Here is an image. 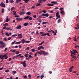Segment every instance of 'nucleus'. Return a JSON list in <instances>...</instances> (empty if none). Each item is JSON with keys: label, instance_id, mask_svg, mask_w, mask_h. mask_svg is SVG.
<instances>
[{"label": "nucleus", "instance_id": "nucleus-60", "mask_svg": "<svg viewBox=\"0 0 79 79\" xmlns=\"http://www.w3.org/2000/svg\"><path fill=\"white\" fill-rule=\"evenodd\" d=\"M6 35H7V36H9V34L7 33H6Z\"/></svg>", "mask_w": 79, "mask_h": 79}, {"label": "nucleus", "instance_id": "nucleus-17", "mask_svg": "<svg viewBox=\"0 0 79 79\" xmlns=\"http://www.w3.org/2000/svg\"><path fill=\"white\" fill-rule=\"evenodd\" d=\"M23 2H25L26 3H28L29 2V0H23Z\"/></svg>", "mask_w": 79, "mask_h": 79}, {"label": "nucleus", "instance_id": "nucleus-9", "mask_svg": "<svg viewBox=\"0 0 79 79\" xmlns=\"http://www.w3.org/2000/svg\"><path fill=\"white\" fill-rule=\"evenodd\" d=\"M43 55H48V52L43 51Z\"/></svg>", "mask_w": 79, "mask_h": 79}, {"label": "nucleus", "instance_id": "nucleus-50", "mask_svg": "<svg viewBox=\"0 0 79 79\" xmlns=\"http://www.w3.org/2000/svg\"><path fill=\"white\" fill-rule=\"evenodd\" d=\"M21 55H22V54H19L17 56V57H18V56H21Z\"/></svg>", "mask_w": 79, "mask_h": 79}, {"label": "nucleus", "instance_id": "nucleus-48", "mask_svg": "<svg viewBox=\"0 0 79 79\" xmlns=\"http://www.w3.org/2000/svg\"><path fill=\"white\" fill-rule=\"evenodd\" d=\"M46 35H48V36H50V35L48 33H46Z\"/></svg>", "mask_w": 79, "mask_h": 79}, {"label": "nucleus", "instance_id": "nucleus-31", "mask_svg": "<svg viewBox=\"0 0 79 79\" xmlns=\"http://www.w3.org/2000/svg\"><path fill=\"white\" fill-rule=\"evenodd\" d=\"M21 1V0H16V2L17 3H18L19 2H20V1Z\"/></svg>", "mask_w": 79, "mask_h": 79}, {"label": "nucleus", "instance_id": "nucleus-1", "mask_svg": "<svg viewBox=\"0 0 79 79\" xmlns=\"http://www.w3.org/2000/svg\"><path fill=\"white\" fill-rule=\"evenodd\" d=\"M0 44H1V45H0V48H1L3 49L4 47H5V46H6V43H4L2 41H0Z\"/></svg>", "mask_w": 79, "mask_h": 79}, {"label": "nucleus", "instance_id": "nucleus-56", "mask_svg": "<svg viewBox=\"0 0 79 79\" xmlns=\"http://www.w3.org/2000/svg\"><path fill=\"white\" fill-rule=\"evenodd\" d=\"M3 39L5 41H6V40H7L6 38H4Z\"/></svg>", "mask_w": 79, "mask_h": 79}, {"label": "nucleus", "instance_id": "nucleus-10", "mask_svg": "<svg viewBox=\"0 0 79 79\" xmlns=\"http://www.w3.org/2000/svg\"><path fill=\"white\" fill-rule=\"evenodd\" d=\"M51 3H52L53 4H56V5L58 4V3L57 2H56L55 1L51 2Z\"/></svg>", "mask_w": 79, "mask_h": 79}, {"label": "nucleus", "instance_id": "nucleus-12", "mask_svg": "<svg viewBox=\"0 0 79 79\" xmlns=\"http://www.w3.org/2000/svg\"><path fill=\"white\" fill-rule=\"evenodd\" d=\"M71 56H72L73 58H74V59H76V57L75 56H74L73 54H71Z\"/></svg>", "mask_w": 79, "mask_h": 79}, {"label": "nucleus", "instance_id": "nucleus-26", "mask_svg": "<svg viewBox=\"0 0 79 79\" xmlns=\"http://www.w3.org/2000/svg\"><path fill=\"white\" fill-rule=\"evenodd\" d=\"M38 2L39 3H43V2H42V0H39Z\"/></svg>", "mask_w": 79, "mask_h": 79}, {"label": "nucleus", "instance_id": "nucleus-41", "mask_svg": "<svg viewBox=\"0 0 79 79\" xmlns=\"http://www.w3.org/2000/svg\"><path fill=\"white\" fill-rule=\"evenodd\" d=\"M1 12L2 13H4V9H2V11Z\"/></svg>", "mask_w": 79, "mask_h": 79}, {"label": "nucleus", "instance_id": "nucleus-28", "mask_svg": "<svg viewBox=\"0 0 79 79\" xmlns=\"http://www.w3.org/2000/svg\"><path fill=\"white\" fill-rule=\"evenodd\" d=\"M47 23H48V22H43L42 24H47Z\"/></svg>", "mask_w": 79, "mask_h": 79}, {"label": "nucleus", "instance_id": "nucleus-36", "mask_svg": "<svg viewBox=\"0 0 79 79\" xmlns=\"http://www.w3.org/2000/svg\"><path fill=\"white\" fill-rule=\"evenodd\" d=\"M9 20H10V19H8V18H6V22H8L9 21Z\"/></svg>", "mask_w": 79, "mask_h": 79}, {"label": "nucleus", "instance_id": "nucleus-30", "mask_svg": "<svg viewBox=\"0 0 79 79\" xmlns=\"http://www.w3.org/2000/svg\"><path fill=\"white\" fill-rule=\"evenodd\" d=\"M44 41H43L42 42H41L40 44H39V45H42V44H44Z\"/></svg>", "mask_w": 79, "mask_h": 79}, {"label": "nucleus", "instance_id": "nucleus-20", "mask_svg": "<svg viewBox=\"0 0 79 79\" xmlns=\"http://www.w3.org/2000/svg\"><path fill=\"white\" fill-rule=\"evenodd\" d=\"M28 25V23H23V26H27Z\"/></svg>", "mask_w": 79, "mask_h": 79}, {"label": "nucleus", "instance_id": "nucleus-19", "mask_svg": "<svg viewBox=\"0 0 79 79\" xmlns=\"http://www.w3.org/2000/svg\"><path fill=\"white\" fill-rule=\"evenodd\" d=\"M0 58L1 59H4V57H3V55L2 56V55L0 56Z\"/></svg>", "mask_w": 79, "mask_h": 79}, {"label": "nucleus", "instance_id": "nucleus-18", "mask_svg": "<svg viewBox=\"0 0 79 79\" xmlns=\"http://www.w3.org/2000/svg\"><path fill=\"white\" fill-rule=\"evenodd\" d=\"M12 72L13 73L12 74H13V75H15V74L16 73V71H12Z\"/></svg>", "mask_w": 79, "mask_h": 79}, {"label": "nucleus", "instance_id": "nucleus-46", "mask_svg": "<svg viewBox=\"0 0 79 79\" xmlns=\"http://www.w3.org/2000/svg\"><path fill=\"white\" fill-rule=\"evenodd\" d=\"M41 4L40 3H39V4H38L36 5V6H40V5Z\"/></svg>", "mask_w": 79, "mask_h": 79}, {"label": "nucleus", "instance_id": "nucleus-32", "mask_svg": "<svg viewBox=\"0 0 79 79\" xmlns=\"http://www.w3.org/2000/svg\"><path fill=\"white\" fill-rule=\"evenodd\" d=\"M21 42L20 41H19V42H17L16 43H15V44H21Z\"/></svg>", "mask_w": 79, "mask_h": 79}, {"label": "nucleus", "instance_id": "nucleus-21", "mask_svg": "<svg viewBox=\"0 0 79 79\" xmlns=\"http://www.w3.org/2000/svg\"><path fill=\"white\" fill-rule=\"evenodd\" d=\"M13 15H14V16L16 15V11L15 10H14L13 11Z\"/></svg>", "mask_w": 79, "mask_h": 79}, {"label": "nucleus", "instance_id": "nucleus-5", "mask_svg": "<svg viewBox=\"0 0 79 79\" xmlns=\"http://www.w3.org/2000/svg\"><path fill=\"white\" fill-rule=\"evenodd\" d=\"M0 6H2V7H4V8H5V4L3 3V2H2L0 4Z\"/></svg>", "mask_w": 79, "mask_h": 79}, {"label": "nucleus", "instance_id": "nucleus-43", "mask_svg": "<svg viewBox=\"0 0 79 79\" xmlns=\"http://www.w3.org/2000/svg\"><path fill=\"white\" fill-rule=\"evenodd\" d=\"M25 43H30V41H25Z\"/></svg>", "mask_w": 79, "mask_h": 79}, {"label": "nucleus", "instance_id": "nucleus-45", "mask_svg": "<svg viewBox=\"0 0 79 79\" xmlns=\"http://www.w3.org/2000/svg\"><path fill=\"white\" fill-rule=\"evenodd\" d=\"M44 77V75H41V77H40L41 79H43V77Z\"/></svg>", "mask_w": 79, "mask_h": 79}, {"label": "nucleus", "instance_id": "nucleus-35", "mask_svg": "<svg viewBox=\"0 0 79 79\" xmlns=\"http://www.w3.org/2000/svg\"><path fill=\"white\" fill-rule=\"evenodd\" d=\"M18 35L17 34H15V35H12V37H16Z\"/></svg>", "mask_w": 79, "mask_h": 79}, {"label": "nucleus", "instance_id": "nucleus-40", "mask_svg": "<svg viewBox=\"0 0 79 79\" xmlns=\"http://www.w3.org/2000/svg\"><path fill=\"white\" fill-rule=\"evenodd\" d=\"M47 35V34L46 33L43 34L41 36H46Z\"/></svg>", "mask_w": 79, "mask_h": 79}, {"label": "nucleus", "instance_id": "nucleus-11", "mask_svg": "<svg viewBox=\"0 0 79 79\" xmlns=\"http://www.w3.org/2000/svg\"><path fill=\"white\" fill-rule=\"evenodd\" d=\"M6 29L7 30H10V31H12V30L13 29V28L11 29V28H10V27H7L6 28Z\"/></svg>", "mask_w": 79, "mask_h": 79}, {"label": "nucleus", "instance_id": "nucleus-51", "mask_svg": "<svg viewBox=\"0 0 79 79\" xmlns=\"http://www.w3.org/2000/svg\"><path fill=\"white\" fill-rule=\"evenodd\" d=\"M31 50L33 52H35V49H31Z\"/></svg>", "mask_w": 79, "mask_h": 79}, {"label": "nucleus", "instance_id": "nucleus-39", "mask_svg": "<svg viewBox=\"0 0 79 79\" xmlns=\"http://www.w3.org/2000/svg\"><path fill=\"white\" fill-rule=\"evenodd\" d=\"M38 50H41V48H40V46L38 47Z\"/></svg>", "mask_w": 79, "mask_h": 79}, {"label": "nucleus", "instance_id": "nucleus-55", "mask_svg": "<svg viewBox=\"0 0 79 79\" xmlns=\"http://www.w3.org/2000/svg\"><path fill=\"white\" fill-rule=\"evenodd\" d=\"M15 53H16V54H19V52L17 51V52H16Z\"/></svg>", "mask_w": 79, "mask_h": 79}, {"label": "nucleus", "instance_id": "nucleus-52", "mask_svg": "<svg viewBox=\"0 0 79 79\" xmlns=\"http://www.w3.org/2000/svg\"><path fill=\"white\" fill-rule=\"evenodd\" d=\"M29 50V48L28 47H27L26 48V50Z\"/></svg>", "mask_w": 79, "mask_h": 79}, {"label": "nucleus", "instance_id": "nucleus-38", "mask_svg": "<svg viewBox=\"0 0 79 79\" xmlns=\"http://www.w3.org/2000/svg\"><path fill=\"white\" fill-rule=\"evenodd\" d=\"M74 66H72L71 67L69 68V69H71V70H72V69H73V68H74Z\"/></svg>", "mask_w": 79, "mask_h": 79}, {"label": "nucleus", "instance_id": "nucleus-15", "mask_svg": "<svg viewBox=\"0 0 79 79\" xmlns=\"http://www.w3.org/2000/svg\"><path fill=\"white\" fill-rule=\"evenodd\" d=\"M3 57H5V59H7L8 58V56H7L6 54H4L3 55Z\"/></svg>", "mask_w": 79, "mask_h": 79}, {"label": "nucleus", "instance_id": "nucleus-64", "mask_svg": "<svg viewBox=\"0 0 79 79\" xmlns=\"http://www.w3.org/2000/svg\"><path fill=\"white\" fill-rule=\"evenodd\" d=\"M77 27H78V29H79V25L77 24Z\"/></svg>", "mask_w": 79, "mask_h": 79}, {"label": "nucleus", "instance_id": "nucleus-25", "mask_svg": "<svg viewBox=\"0 0 79 79\" xmlns=\"http://www.w3.org/2000/svg\"><path fill=\"white\" fill-rule=\"evenodd\" d=\"M56 16L57 17V16H59V12H57L56 14Z\"/></svg>", "mask_w": 79, "mask_h": 79}, {"label": "nucleus", "instance_id": "nucleus-4", "mask_svg": "<svg viewBox=\"0 0 79 79\" xmlns=\"http://www.w3.org/2000/svg\"><path fill=\"white\" fill-rule=\"evenodd\" d=\"M42 16H45L46 17H48V14H42Z\"/></svg>", "mask_w": 79, "mask_h": 79}, {"label": "nucleus", "instance_id": "nucleus-42", "mask_svg": "<svg viewBox=\"0 0 79 79\" xmlns=\"http://www.w3.org/2000/svg\"><path fill=\"white\" fill-rule=\"evenodd\" d=\"M38 22L39 23H42V19H40L38 20Z\"/></svg>", "mask_w": 79, "mask_h": 79}, {"label": "nucleus", "instance_id": "nucleus-34", "mask_svg": "<svg viewBox=\"0 0 79 79\" xmlns=\"http://www.w3.org/2000/svg\"><path fill=\"white\" fill-rule=\"evenodd\" d=\"M29 19L30 21H32V17H30V16H29Z\"/></svg>", "mask_w": 79, "mask_h": 79}, {"label": "nucleus", "instance_id": "nucleus-57", "mask_svg": "<svg viewBox=\"0 0 79 79\" xmlns=\"http://www.w3.org/2000/svg\"><path fill=\"white\" fill-rule=\"evenodd\" d=\"M49 18H50V19H51L52 18H53V16H50L49 17Z\"/></svg>", "mask_w": 79, "mask_h": 79}, {"label": "nucleus", "instance_id": "nucleus-33", "mask_svg": "<svg viewBox=\"0 0 79 79\" xmlns=\"http://www.w3.org/2000/svg\"><path fill=\"white\" fill-rule=\"evenodd\" d=\"M61 21V19H58V21H57V23H60V22Z\"/></svg>", "mask_w": 79, "mask_h": 79}, {"label": "nucleus", "instance_id": "nucleus-13", "mask_svg": "<svg viewBox=\"0 0 79 79\" xmlns=\"http://www.w3.org/2000/svg\"><path fill=\"white\" fill-rule=\"evenodd\" d=\"M70 52H71V54H73L74 55H76V53H75V52H74L71 51H70Z\"/></svg>", "mask_w": 79, "mask_h": 79}, {"label": "nucleus", "instance_id": "nucleus-7", "mask_svg": "<svg viewBox=\"0 0 79 79\" xmlns=\"http://www.w3.org/2000/svg\"><path fill=\"white\" fill-rule=\"evenodd\" d=\"M19 14L20 15H25L26 14V12L25 11H23V12H20L19 13Z\"/></svg>", "mask_w": 79, "mask_h": 79}, {"label": "nucleus", "instance_id": "nucleus-58", "mask_svg": "<svg viewBox=\"0 0 79 79\" xmlns=\"http://www.w3.org/2000/svg\"><path fill=\"white\" fill-rule=\"evenodd\" d=\"M15 18H19V15H16L15 16Z\"/></svg>", "mask_w": 79, "mask_h": 79}, {"label": "nucleus", "instance_id": "nucleus-22", "mask_svg": "<svg viewBox=\"0 0 79 79\" xmlns=\"http://www.w3.org/2000/svg\"><path fill=\"white\" fill-rule=\"evenodd\" d=\"M26 15H30L31 14V13L30 12H27L26 13Z\"/></svg>", "mask_w": 79, "mask_h": 79}, {"label": "nucleus", "instance_id": "nucleus-23", "mask_svg": "<svg viewBox=\"0 0 79 79\" xmlns=\"http://www.w3.org/2000/svg\"><path fill=\"white\" fill-rule=\"evenodd\" d=\"M73 51V52L76 53H78V52H77V51H76L75 50H72Z\"/></svg>", "mask_w": 79, "mask_h": 79}, {"label": "nucleus", "instance_id": "nucleus-59", "mask_svg": "<svg viewBox=\"0 0 79 79\" xmlns=\"http://www.w3.org/2000/svg\"><path fill=\"white\" fill-rule=\"evenodd\" d=\"M16 19L17 21H19V18H17Z\"/></svg>", "mask_w": 79, "mask_h": 79}, {"label": "nucleus", "instance_id": "nucleus-44", "mask_svg": "<svg viewBox=\"0 0 79 79\" xmlns=\"http://www.w3.org/2000/svg\"><path fill=\"white\" fill-rule=\"evenodd\" d=\"M15 9V7H12L11 8L10 10L11 11H12L13 10V9Z\"/></svg>", "mask_w": 79, "mask_h": 79}, {"label": "nucleus", "instance_id": "nucleus-61", "mask_svg": "<svg viewBox=\"0 0 79 79\" xmlns=\"http://www.w3.org/2000/svg\"><path fill=\"white\" fill-rule=\"evenodd\" d=\"M63 12H64V11H63V10H62V11H61V12H60V13H61V14H63Z\"/></svg>", "mask_w": 79, "mask_h": 79}, {"label": "nucleus", "instance_id": "nucleus-49", "mask_svg": "<svg viewBox=\"0 0 79 79\" xmlns=\"http://www.w3.org/2000/svg\"><path fill=\"white\" fill-rule=\"evenodd\" d=\"M8 50V48H5V49H4V52H6V50Z\"/></svg>", "mask_w": 79, "mask_h": 79}, {"label": "nucleus", "instance_id": "nucleus-37", "mask_svg": "<svg viewBox=\"0 0 79 79\" xmlns=\"http://www.w3.org/2000/svg\"><path fill=\"white\" fill-rule=\"evenodd\" d=\"M5 72L6 73H8V72H10V70L9 69H7L5 71Z\"/></svg>", "mask_w": 79, "mask_h": 79}, {"label": "nucleus", "instance_id": "nucleus-47", "mask_svg": "<svg viewBox=\"0 0 79 79\" xmlns=\"http://www.w3.org/2000/svg\"><path fill=\"white\" fill-rule=\"evenodd\" d=\"M8 24L7 23H5L3 25V26H8Z\"/></svg>", "mask_w": 79, "mask_h": 79}, {"label": "nucleus", "instance_id": "nucleus-16", "mask_svg": "<svg viewBox=\"0 0 79 79\" xmlns=\"http://www.w3.org/2000/svg\"><path fill=\"white\" fill-rule=\"evenodd\" d=\"M46 5L47 6H53L54 5L52 4H49V3H48L47 4H46Z\"/></svg>", "mask_w": 79, "mask_h": 79}, {"label": "nucleus", "instance_id": "nucleus-27", "mask_svg": "<svg viewBox=\"0 0 79 79\" xmlns=\"http://www.w3.org/2000/svg\"><path fill=\"white\" fill-rule=\"evenodd\" d=\"M73 40L74 41H77V39H76V36L74 37Z\"/></svg>", "mask_w": 79, "mask_h": 79}, {"label": "nucleus", "instance_id": "nucleus-62", "mask_svg": "<svg viewBox=\"0 0 79 79\" xmlns=\"http://www.w3.org/2000/svg\"><path fill=\"white\" fill-rule=\"evenodd\" d=\"M48 73L49 74H52V71H49Z\"/></svg>", "mask_w": 79, "mask_h": 79}, {"label": "nucleus", "instance_id": "nucleus-29", "mask_svg": "<svg viewBox=\"0 0 79 79\" xmlns=\"http://www.w3.org/2000/svg\"><path fill=\"white\" fill-rule=\"evenodd\" d=\"M29 18V16H27L26 17H25L24 18V19H28Z\"/></svg>", "mask_w": 79, "mask_h": 79}, {"label": "nucleus", "instance_id": "nucleus-8", "mask_svg": "<svg viewBox=\"0 0 79 79\" xmlns=\"http://www.w3.org/2000/svg\"><path fill=\"white\" fill-rule=\"evenodd\" d=\"M21 28V25H19L16 27L17 29H20Z\"/></svg>", "mask_w": 79, "mask_h": 79}, {"label": "nucleus", "instance_id": "nucleus-6", "mask_svg": "<svg viewBox=\"0 0 79 79\" xmlns=\"http://www.w3.org/2000/svg\"><path fill=\"white\" fill-rule=\"evenodd\" d=\"M18 37L19 39H22L23 38V35L21 34H19Z\"/></svg>", "mask_w": 79, "mask_h": 79}, {"label": "nucleus", "instance_id": "nucleus-54", "mask_svg": "<svg viewBox=\"0 0 79 79\" xmlns=\"http://www.w3.org/2000/svg\"><path fill=\"white\" fill-rule=\"evenodd\" d=\"M11 38H12V37H9L8 38V40H10L11 39Z\"/></svg>", "mask_w": 79, "mask_h": 79}, {"label": "nucleus", "instance_id": "nucleus-24", "mask_svg": "<svg viewBox=\"0 0 79 79\" xmlns=\"http://www.w3.org/2000/svg\"><path fill=\"white\" fill-rule=\"evenodd\" d=\"M9 2L11 3H14V1L13 0H10L9 1Z\"/></svg>", "mask_w": 79, "mask_h": 79}, {"label": "nucleus", "instance_id": "nucleus-14", "mask_svg": "<svg viewBox=\"0 0 79 79\" xmlns=\"http://www.w3.org/2000/svg\"><path fill=\"white\" fill-rule=\"evenodd\" d=\"M21 42L23 44H24L25 43V40L24 39H23L21 40Z\"/></svg>", "mask_w": 79, "mask_h": 79}, {"label": "nucleus", "instance_id": "nucleus-53", "mask_svg": "<svg viewBox=\"0 0 79 79\" xmlns=\"http://www.w3.org/2000/svg\"><path fill=\"white\" fill-rule=\"evenodd\" d=\"M24 56L25 58H27V57H28V56H27V54H25L24 55Z\"/></svg>", "mask_w": 79, "mask_h": 79}, {"label": "nucleus", "instance_id": "nucleus-3", "mask_svg": "<svg viewBox=\"0 0 79 79\" xmlns=\"http://www.w3.org/2000/svg\"><path fill=\"white\" fill-rule=\"evenodd\" d=\"M43 52L44 51L42 50H40V52L39 51L37 52L40 55H42V53L43 54Z\"/></svg>", "mask_w": 79, "mask_h": 79}, {"label": "nucleus", "instance_id": "nucleus-63", "mask_svg": "<svg viewBox=\"0 0 79 79\" xmlns=\"http://www.w3.org/2000/svg\"><path fill=\"white\" fill-rule=\"evenodd\" d=\"M42 18V15H40L39 17V19H40V18Z\"/></svg>", "mask_w": 79, "mask_h": 79}, {"label": "nucleus", "instance_id": "nucleus-2", "mask_svg": "<svg viewBox=\"0 0 79 79\" xmlns=\"http://www.w3.org/2000/svg\"><path fill=\"white\" fill-rule=\"evenodd\" d=\"M26 62H27L26 60H24V62H21V64H23V67H26Z\"/></svg>", "mask_w": 79, "mask_h": 79}]
</instances>
